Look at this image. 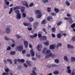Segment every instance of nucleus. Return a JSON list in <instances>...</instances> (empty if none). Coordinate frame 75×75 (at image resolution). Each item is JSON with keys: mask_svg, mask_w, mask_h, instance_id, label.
I'll return each mask as SVG.
<instances>
[{"mask_svg": "<svg viewBox=\"0 0 75 75\" xmlns=\"http://www.w3.org/2000/svg\"><path fill=\"white\" fill-rule=\"evenodd\" d=\"M50 52L51 51L49 50H48L47 51L46 54H47L45 56V57L46 58H49L50 57H51L52 58L54 57V55L52 54V53H50ZM49 53H50V54H49Z\"/></svg>", "mask_w": 75, "mask_h": 75, "instance_id": "1", "label": "nucleus"}, {"mask_svg": "<svg viewBox=\"0 0 75 75\" xmlns=\"http://www.w3.org/2000/svg\"><path fill=\"white\" fill-rule=\"evenodd\" d=\"M35 13L37 14H39L36 17L37 18H40L41 17L42 14L41 13V11L39 10H36L35 11Z\"/></svg>", "mask_w": 75, "mask_h": 75, "instance_id": "2", "label": "nucleus"}, {"mask_svg": "<svg viewBox=\"0 0 75 75\" xmlns=\"http://www.w3.org/2000/svg\"><path fill=\"white\" fill-rule=\"evenodd\" d=\"M42 47V44H39L37 47H36V48L38 51H41V50Z\"/></svg>", "mask_w": 75, "mask_h": 75, "instance_id": "3", "label": "nucleus"}, {"mask_svg": "<svg viewBox=\"0 0 75 75\" xmlns=\"http://www.w3.org/2000/svg\"><path fill=\"white\" fill-rule=\"evenodd\" d=\"M23 45H21L19 46H18L16 48V50H18L19 51H21L23 50Z\"/></svg>", "mask_w": 75, "mask_h": 75, "instance_id": "4", "label": "nucleus"}, {"mask_svg": "<svg viewBox=\"0 0 75 75\" xmlns=\"http://www.w3.org/2000/svg\"><path fill=\"white\" fill-rule=\"evenodd\" d=\"M21 3L23 4V5L24 6H25L26 7H28V5L27 4V2L26 1H21Z\"/></svg>", "mask_w": 75, "mask_h": 75, "instance_id": "5", "label": "nucleus"}, {"mask_svg": "<svg viewBox=\"0 0 75 75\" xmlns=\"http://www.w3.org/2000/svg\"><path fill=\"white\" fill-rule=\"evenodd\" d=\"M64 20H69L68 21L71 24L73 22V21H72V20L71 18H68L67 17H66L64 18Z\"/></svg>", "mask_w": 75, "mask_h": 75, "instance_id": "6", "label": "nucleus"}, {"mask_svg": "<svg viewBox=\"0 0 75 75\" xmlns=\"http://www.w3.org/2000/svg\"><path fill=\"white\" fill-rule=\"evenodd\" d=\"M23 24L25 26H28V27H31L32 26L31 24L30 23H23Z\"/></svg>", "mask_w": 75, "mask_h": 75, "instance_id": "7", "label": "nucleus"}, {"mask_svg": "<svg viewBox=\"0 0 75 75\" xmlns=\"http://www.w3.org/2000/svg\"><path fill=\"white\" fill-rule=\"evenodd\" d=\"M30 53H31L32 57H34L35 55L34 51L33 50V49L32 48L30 50Z\"/></svg>", "mask_w": 75, "mask_h": 75, "instance_id": "8", "label": "nucleus"}, {"mask_svg": "<svg viewBox=\"0 0 75 75\" xmlns=\"http://www.w3.org/2000/svg\"><path fill=\"white\" fill-rule=\"evenodd\" d=\"M5 32L6 33L8 34L10 33V29L9 28H7L5 30Z\"/></svg>", "mask_w": 75, "mask_h": 75, "instance_id": "9", "label": "nucleus"}, {"mask_svg": "<svg viewBox=\"0 0 75 75\" xmlns=\"http://www.w3.org/2000/svg\"><path fill=\"white\" fill-rule=\"evenodd\" d=\"M56 47L55 45L52 44L50 46V49L52 50H54L55 49V47Z\"/></svg>", "mask_w": 75, "mask_h": 75, "instance_id": "10", "label": "nucleus"}, {"mask_svg": "<svg viewBox=\"0 0 75 75\" xmlns=\"http://www.w3.org/2000/svg\"><path fill=\"white\" fill-rule=\"evenodd\" d=\"M24 44L25 45V48H27L28 47V42L26 41H24Z\"/></svg>", "mask_w": 75, "mask_h": 75, "instance_id": "11", "label": "nucleus"}, {"mask_svg": "<svg viewBox=\"0 0 75 75\" xmlns=\"http://www.w3.org/2000/svg\"><path fill=\"white\" fill-rule=\"evenodd\" d=\"M4 69L5 71H6V72H9V69L7 68V66H5L4 67Z\"/></svg>", "mask_w": 75, "mask_h": 75, "instance_id": "12", "label": "nucleus"}, {"mask_svg": "<svg viewBox=\"0 0 75 75\" xmlns=\"http://www.w3.org/2000/svg\"><path fill=\"white\" fill-rule=\"evenodd\" d=\"M37 34L35 33L34 34L33 36L32 35H31L30 36V37H31V38H34V37H37Z\"/></svg>", "mask_w": 75, "mask_h": 75, "instance_id": "13", "label": "nucleus"}, {"mask_svg": "<svg viewBox=\"0 0 75 75\" xmlns=\"http://www.w3.org/2000/svg\"><path fill=\"white\" fill-rule=\"evenodd\" d=\"M38 23H37V22L35 23L34 24V29H36V28H37V26L38 25Z\"/></svg>", "mask_w": 75, "mask_h": 75, "instance_id": "14", "label": "nucleus"}, {"mask_svg": "<svg viewBox=\"0 0 75 75\" xmlns=\"http://www.w3.org/2000/svg\"><path fill=\"white\" fill-rule=\"evenodd\" d=\"M67 47L69 48H74V46L71 45H68Z\"/></svg>", "mask_w": 75, "mask_h": 75, "instance_id": "15", "label": "nucleus"}, {"mask_svg": "<svg viewBox=\"0 0 75 75\" xmlns=\"http://www.w3.org/2000/svg\"><path fill=\"white\" fill-rule=\"evenodd\" d=\"M32 73L33 74H30V75H37V73H36L35 72V71H34V70H33L32 71Z\"/></svg>", "mask_w": 75, "mask_h": 75, "instance_id": "16", "label": "nucleus"}, {"mask_svg": "<svg viewBox=\"0 0 75 75\" xmlns=\"http://www.w3.org/2000/svg\"><path fill=\"white\" fill-rule=\"evenodd\" d=\"M18 62H24V61H25L24 59H18Z\"/></svg>", "mask_w": 75, "mask_h": 75, "instance_id": "17", "label": "nucleus"}, {"mask_svg": "<svg viewBox=\"0 0 75 75\" xmlns=\"http://www.w3.org/2000/svg\"><path fill=\"white\" fill-rule=\"evenodd\" d=\"M8 0L9 1H11V0ZM5 3L6 5H8V4H9V2L7 1V0H5Z\"/></svg>", "mask_w": 75, "mask_h": 75, "instance_id": "18", "label": "nucleus"}, {"mask_svg": "<svg viewBox=\"0 0 75 75\" xmlns=\"http://www.w3.org/2000/svg\"><path fill=\"white\" fill-rule=\"evenodd\" d=\"M64 59L65 61H68V58H67V56H64Z\"/></svg>", "mask_w": 75, "mask_h": 75, "instance_id": "19", "label": "nucleus"}, {"mask_svg": "<svg viewBox=\"0 0 75 75\" xmlns=\"http://www.w3.org/2000/svg\"><path fill=\"white\" fill-rule=\"evenodd\" d=\"M16 9H20V7L18 6H16V7H14L13 8V10H16Z\"/></svg>", "mask_w": 75, "mask_h": 75, "instance_id": "20", "label": "nucleus"}, {"mask_svg": "<svg viewBox=\"0 0 75 75\" xmlns=\"http://www.w3.org/2000/svg\"><path fill=\"white\" fill-rule=\"evenodd\" d=\"M17 18H19V19L21 18V14L20 13L17 14Z\"/></svg>", "mask_w": 75, "mask_h": 75, "instance_id": "21", "label": "nucleus"}, {"mask_svg": "<svg viewBox=\"0 0 75 75\" xmlns=\"http://www.w3.org/2000/svg\"><path fill=\"white\" fill-rule=\"evenodd\" d=\"M71 62H74L75 61V58L74 57H71Z\"/></svg>", "mask_w": 75, "mask_h": 75, "instance_id": "22", "label": "nucleus"}, {"mask_svg": "<svg viewBox=\"0 0 75 75\" xmlns=\"http://www.w3.org/2000/svg\"><path fill=\"white\" fill-rule=\"evenodd\" d=\"M27 63L28 65V66H31V62L29 61H27L26 62Z\"/></svg>", "mask_w": 75, "mask_h": 75, "instance_id": "23", "label": "nucleus"}, {"mask_svg": "<svg viewBox=\"0 0 75 75\" xmlns=\"http://www.w3.org/2000/svg\"><path fill=\"white\" fill-rule=\"evenodd\" d=\"M54 10L55 11L56 13H57L59 12V10L57 8H55Z\"/></svg>", "mask_w": 75, "mask_h": 75, "instance_id": "24", "label": "nucleus"}, {"mask_svg": "<svg viewBox=\"0 0 75 75\" xmlns=\"http://www.w3.org/2000/svg\"><path fill=\"white\" fill-rule=\"evenodd\" d=\"M25 9V8L24 7H22L21 8V12L23 13L24 11V10Z\"/></svg>", "mask_w": 75, "mask_h": 75, "instance_id": "25", "label": "nucleus"}, {"mask_svg": "<svg viewBox=\"0 0 75 75\" xmlns=\"http://www.w3.org/2000/svg\"><path fill=\"white\" fill-rule=\"evenodd\" d=\"M47 50V48H45L42 51L43 53H45L46 52Z\"/></svg>", "mask_w": 75, "mask_h": 75, "instance_id": "26", "label": "nucleus"}, {"mask_svg": "<svg viewBox=\"0 0 75 75\" xmlns=\"http://www.w3.org/2000/svg\"><path fill=\"white\" fill-rule=\"evenodd\" d=\"M61 45H62V44L61 43H58L56 46L57 48H58V47H61Z\"/></svg>", "mask_w": 75, "mask_h": 75, "instance_id": "27", "label": "nucleus"}, {"mask_svg": "<svg viewBox=\"0 0 75 75\" xmlns=\"http://www.w3.org/2000/svg\"><path fill=\"white\" fill-rule=\"evenodd\" d=\"M65 3H66L67 6H69L70 5V4L69 3V2L67 1L65 2Z\"/></svg>", "mask_w": 75, "mask_h": 75, "instance_id": "28", "label": "nucleus"}, {"mask_svg": "<svg viewBox=\"0 0 75 75\" xmlns=\"http://www.w3.org/2000/svg\"><path fill=\"white\" fill-rule=\"evenodd\" d=\"M29 21L30 22H32V21H34V19L32 17H30L29 18Z\"/></svg>", "mask_w": 75, "mask_h": 75, "instance_id": "29", "label": "nucleus"}, {"mask_svg": "<svg viewBox=\"0 0 75 75\" xmlns=\"http://www.w3.org/2000/svg\"><path fill=\"white\" fill-rule=\"evenodd\" d=\"M42 1L44 3H48V0H42Z\"/></svg>", "mask_w": 75, "mask_h": 75, "instance_id": "30", "label": "nucleus"}, {"mask_svg": "<svg viewBox=\"0 0 75 75\" xmlns=\"http://www.w3.org/2000/svg\"><path fill=\"white\" fill-rule=\"evenodd\" d=\"M57 37L58 38H60L61 37V34H58L57 35Z\"/></svg>", "mask_w": 75, "mask_h": 75, "instance_id": "31", "label": "nucleus"}, {"mask_svg": "<svg viewBox=\"0 0 75 75\" xmlns=\"http://www.w3.org/2000/svg\"><path fill=\"white\" fill-rule=\"evenodd\" d=\"M15 12L16 13V14H20V11H19L18 10H16L15 11Z\"/></svg>", "mask_w": 75, "mask_h": 75, "instance_id": "32", "label": "nucleus"}, {"mask_svg": "<svg viewBox=\"0 0 75 75\" xmlns=\"http://www.w3.org/2000/svg\"><path fill=\"white\" fill-rule=\"evenodd\" d=\"M7 61L8 62H10V64H12V61L11 59H7Z\"/></svg>", "mask_w": 75, "mask_h": 75, "instance_id": "33", "label": "nucleus"}, {"mask_svg": "<svg viewBox=\"0 0 75 75\" xmlns=\"http://www.w3.org/2000/svg\"><path fill=\"white\" fill-rule=\"evenodd\" d=\"M52 17L51 16H49V17H47V20L48 21H50V19H52Z\"/></svg>", "mask_w": 75, "mask_h": 75, "instance_id": "34", "label": "nucleus"}, {"mask_svg": "<svg viewBox=\"0 0 75 75\" xmlns=\"http://www.w3.org/2000/svg\"><path fill=\"white\" fill-rule=\"evenodd\" d=\"M18 59H15L14 61V64H17V61H18Z\"/></svg>", "mask_w": 75, "mask_h": 75, "instance_id": "35", "label": "nucleus"}, {"mask_svg": "<svg viewBox=\"0 0 75 75\" xmlns=\"http://www.w3.org/2000/svg\"><path fill=\"white\" fill-rule=\"evenodd\" d=\"M11 47L8 46L7 47L6 50L7 51H9V50H11Z\"/></svg>", "mask_w": 75, "mask_h": 75, "instance_id": "36", "label": "nucleus"}, {"mask_svg": "<svg viewBox=\"0 0 75 75\" xmlns=\"http://www.w3.org/2000/svg\"><path fill=\"white\" fill-rule=\"evenodd\" d=\"M41 24H45V20H44L43 21H42L41 23Z\"/></svg>", "mask_w": 75, "mask_h": 75, "instance_id": "37", "label": "nucleus"}, {"mask_svg": "<svg viewBox=\"0 0 75 75\" xmlns=\"http://www.w3.org/2000/svg\"><path fill=\"white\" fill-rule=\"evenodd\" d=\"M71 27L72 28H75V23H73L71 25Z\"/></svg>", "mask_w": 75, "mask_h": 75, "instance_id": "38", "label": "nucleus"}, {"mask_svg": "<svg viewBox=\"0 0 75 75\" xmlns=\"http://www.w3.org/2000/svg\"><path fill=\"white\" fill-rule=\"evenodd\" d=\"M54 62L56 63H59V60L58 59H55L54 60Z\"/></svg>", "mask_w": 75, "mask_h": 75, "instance_id": "39", "label": "nucleus"}, {"mask_svg": "<svg viewBox=\"0 0 75 75\" xmlns=\"http://www.w3.org/2000/svg\"><path fill=\"white\" fill-rule=\"evenodd\" d=\"M47 11H48V12H50L51 11V8L48 7L47 8Z\"/></svg>", "mask_w": 75, "mask_h": 75, "instance_id": "40", "label": "nucleus"}, {"mask_svg": "<svg viewBox=\"0 0 75 75\" xmlns=\"http://www.w3.org/2000/svg\"><path fill=\"white\" fill-rule=\"evenodd\" d=\"M42 38H43L44 40H47V37L45 36H43L42 37Z\"/></svg>", "mask_w": 75, "mask_h": 75, "instance_id": "41", "label": "nucleus"}, {"mask_svg": "<svg viewBox=\"0 0 75 75\" xmlns=\"http://www.w3.org/2000/svg\"><path fill=\"white\" fill-rule=\"evenodd\" d=\"M59 73L58 71H55L54 72V74L55 75H57Z\"/></svg>", "mask_w": 75, "mask_h": 75, "instance_id": "42", "label": "nucleus"}, {"mask_svg": "<svg viewBox=\"0 0 75 75\" xmlns=\"http://www.w3.org/2000/svg\"><path fill=\"white\" fill-rule=\"evenodd\" d=\"M12 11H13V8H11V9H10V11L9 12V14H11V13H12Z\"/></svg>", "mask_w": 75, "mask_h": 75, "instance_id": "43", "label": "nucleus"}, {"mask_svg": "<svg viewBox=\"0 0 75 75\" xmlns=\"http://www.w3.org/2000/svg\"><path fill=\"white\" fill-rule=\"evenodd\" d=\"M16 37L17 38H21V37L20 36V35H16Z\"/></svg>", "mask_w": 75, "mask_h": 75, "instance_id": "44", "label": "nucleus"}, {"mask_svg": "<svg viewBox=\"0 0 75 75\" xmlns=\"http://www.w3.org/2000/svg\"><path fill=\"white\" fill-rule=\"evenodd\" d=\"M16 52H10V54H11V55H14L15 54Z\"/></svg>", "mask_w": 75, "mask_h": 75, "instance_id": "45", "label": "nucleus"}, {"mask_svg": "<svg viewBox=\"0 0 75 75\" xmlns=\"http://www.w3.org/2000/svg\"><path fill=\"white\" fill-rule=\"evenodd\" d=\"M4 39L5 40H6V41H7L8 40H10V38H7V37H5L4 38Z\"/></svg>", "mask_w": 75, "mask_h": 75, "instance_id": "46", "label": "nucleus"}, {"mask_svg": "<svg viewBox=\"0 0 75 75\" xmlns=\"http://www.w3.org/2000/svg\"><path fill=\"white\" fill-rule=\"evenodd\" d=\"M52 32H55V28H52Z\"/></svg>", "mask_w": 75, "mask_h": 75, "instance_id": "47", "label": "nucleus"}, {"mask_svg": "<svg viewBox=\"0 0 75 75\" xmlns=\"http://www.w3.org/2000/svg\"><path fill=\"white\" fill-rule=\"evenodd\" d=\"M75 71L73 70L72 72V73L71 74V75H75Z\"/></svg>", "mask_w": 75, "mask_h": 75, "instance_id": "48", "label": "nucleus"}, {"mask_svg": "<svg viewBox=\"0 0 75 75\" xmlns=\"http://www.w3.org/2000/svg\"><path fill=\"white\" fill-rule=\"evenodd\" d=\"M51 15L52 16H56V13H51Z\"/></svg>", "mask_w": 75, "mask_h": 75, "instance_id": "49", "label": "nucleus"}, {"mask_svg": "<svg viewBox=\"0 0 75 75\" xmlns=\"http://www.w3.org/2000/svg\"><path fill=\"white\" fill-rule=\"evenodd\" d=\"M68 72L69 74H71V70L70 69H68Z\"/></svg>", "mask_w": 75, "mask_h": 75, "instance_id": "50", "label": "nucleus"}, {"mask_svg": "<svg viewBox=\"0 0 75 75\" xmlns=\"http://www.w3.org/2000/svg\"><path fill=\"white\" fill-rule=\"evenodd\" d=\"M41 36H42L41 34L39 33L38 34V37H39V38H41Z\"/></svg>", "mask_w": 75, "mask_h": 75, "instance_id": "51", "label": "nucleus"}, {"mask_svg": "<svg viewBox=\"0 0 75 75\" xmlns=\"http://www.w3.org/2000/svg\"><path fill=\"white\" fill-rule=\"evenodd\" d=\"M24 67H26V68H27L28 67V66L27 65V64H26L24 63Z\"/></svg>", "mask_w": 75, "mask_h": 75, "instance_id": "52", "label": "nucleus"}, {"mask_svg": "<svg viewBox=\"0 0 75 75\" xmlns=\"http://www.w3.org/2000/svg\"><path fill=\"white\" fill-rule=\"evenodd\" d=\"M71 39L73 41H75V37H72Z\"/></svg>", "mask_w": 75, "mask_h": 75, "instance_id": "53", "label": "nucleus"}, {"mask_svg": "<svg viewBox=\"0 0 75 75\" xmlns=\"http://www.w3.org/2000/svg\"><path fill=\"white\" fill-rule=\"evenodd\" d=\"M61 24H62V22H59L58 23L57 25H61Z\"/></svg>", "mask_w": 75, "mask_h": 75, "instance_id": "54", "label": "nucleus"}, {"mask_svg": "<svg viewBox=\"0 0 75 75\" xmlns=\"http://www.w3.org/2000/svg\"><path fill=\"white\" fill-rule=\"evenodd\" d=\"M44 44H45V45H49V43L48 42H45Z\"/></svg>", "mask_w": 75, "mask_h": 75, "instance_id": "55", "label": "nucleus"}, {"mask_svg": "<svg viewBox=\"0 0 75 75\" xmlns=\"http://www.w3.org/2000/svg\"><path fill=\"white\" fill-rule=\"evenodd\" d=\"M23 17H26V14L24 13H23Z\"/></svg>", "mask_w": 75, "mask_h": 75, "instance_id": "56", "label": "nucleus"}, {"mask_svg": "<svg viewBox=\"0 0 75 75\" xmlns=\"http://www.w3.org/2000/svg\"><path fill=\"white\" fill-rule=\"evenodd\" d=\"M11 40L13 43L14 44H15V41H14V40L13 39H11Z\"/></svg>", "mask_w": 75, "mask_h": 75, "instance_id": "57", "label": "nucleus"}, {"mask_svg": "<svg viewBox=\"0 0 75 75\" xmlns=\"http://www.w3.org/2000/svg\"><path fill=\"white\" fill-rule=\"evenodd\" d=\"M30 7H32L33 6V3H31L29 5Z\"/></svg>", "mask_w": 75, "mask_h": 75, "instance_id": "58", "label": "nucleus"}, {"mask_svg": "<svg viewBox=\"0 0 75 75\" xmlns=\"http://www.w3.org/2000/svg\"><path fill=\"white\" fill-rule=\"evenodd\" d=\"M36 56L37 57H38V58H40V55H38L37 54H36Z\"/></svg>", "mask_w": 75, "mask_h": 75, "instance_id": "59", "label": "nucleus"}, {"mask_svg": "<svg viewBox=\"0 0 75 75\" xmlns=\"http://www.w3.org/2000/svg\"><path fill=\"white\" fill-rule=\"evenodd\" d=\"M28 29L29 31H31V30H32V28H28Z\"/></svg>", "mask_w": 75, "mask_h": 75, "instance_id": "60", "label": "nucleus"}, {"mask_svg": "<svg viewBox=\"0 0 75 75\" xmlns=\"http://www.w3.org/2000/svg\"><path fill=\"white\" fill-rule=\"evenodd\" d=\"M8 74L7 73H3L2 75H8Z\"/></svg>", "mask_w": 75, "mask_h": 75, "instance_id": "61", "label": "nucleus"}, {"mask_svg": "<svg viewBox=\"0 0 75 75\" xmlns=\"http://www.w3.org/2000/svg\"><path fill=\"white\" fill-rule=\"evenodd\" d=\"M57 65L55 64H52V67H57Z\"/></svg>", "mask_w": 75, "mask_h": 75, "instance_id": "62", "label": "nucleus"}, {"mask_svg": "<svg viewBox=\"0 0 75 75\" xmlns=\"http://www.w3.org/2000/svg\"><path fill=\"white\" fill-rule=\"evenodd\" d=\"M14 46H15V43H14V44H12L11 45V47H14Z\"/></svg>", "mask_w": 75, "mask_h": 75, "instance_id": "63", "label": "nucleus"}, {"mask_svg": "<svg viewBox=\"0 0 75 75\" xmlns=\"http://www.w3.org/2000/svg\"><path fill=\"white\" fill-rule=\"evenodd\" d=\"M52 37H55V34L52 33Z\"/></svg>", "mask_w": 75, "mask_h": 75, "instance_id": "64", "label": "nucleus"}]
</instances>
